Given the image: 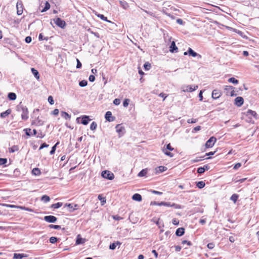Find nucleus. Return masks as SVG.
Masks as SVG:
<instances>
[{
    "instance_id": "nucleus-1",
    "label": "nucleus",
    "mask_w": 259,
    "mask_h": 259,
    "mask_svg": "<svg viewBox=\"0 0 259 259\" xmlns=\"http://www.w3.org/2000/svg\"><path fill=\"white\" fill-rule=\"evenodd\" d=\"M16 108L17 111L21 112V118L23 120H26L28 119V110L26 106L20 103L17 106Z\"/></svg>"
},
{
    "instance_id": "nucleus-2",
    "label": "nucleus",
    "mask_w": 259,
    "mask_h": 259,
    "mask_svg": "<svg viewBox=\"0 0 259 259\" xmlns=\"http://www.w3.org/2000/svg\"><path fill=\"white\" fill-rule=\"evenodd\" d=\"M198 88L197 85L192 86L189 85H184L181 87V89L184 92H192L195 91Z\"/></svg>"
},
{
    "instance_id": "nucleus-3",
    "label": "nucleus",
    "mask_w": 259,
    "mask_h": 259,
    "mask_svg": "<svg viewBox=\"0 0 259 259\" xmlns=\"http://www.w3.org/2000/svg\"><path fill=\"white\" fill-rule=\"evenodd\" d=\"M102 176L105 179L112 180L114 179V174L108 170H104L102 172Z\"/></svg>"
},
{
    "instance_id": "nucleus-4",
    "label": "nucleus",
    "mask_w": 259,
    "mask_h": 259,
    "mask_svg": "<svg viewBox=\"0 0 259 259\" xmlns=\"http://www.w3.org/2000/svg\"><path fill=\"white\" fill-rule=\"evenodd\" d=\"M54 21L58 26L61 28H64L66 26L65 22L64 20L61 19L60 18L54 19Z\"/></svg>"
},
{
    "instance_id": "nucleus-5",
    "label": "nucleus",
    "mask_w": 259,
    "mask_h": 259,
    "mask_svg": "<svg viewBox=\"0 0 259 259\" xmlns=\"http://www.w3.org/2000/svg\"><path fill=\"white\" fill-rule=\"evenodd\" d=\"M217 141V139L214 137H211L209 138L208 140L205 143V147L206 148H211L212 147L215 142Z\"/></svg>"
},
{
    "instance_id": "nucleus-6",
    "label": "nucleus",
    "mask_w": 259,
    "mask_h": 259,
    "mask_svg": "<svg viewBox=\"0 0 259 259\" xmlns=\"http://www.w3.org/2000/svg\"><path fill=\"white\" fill-rule=\"evenodd\" d=\"M17 13L18 15H21L23 13V4L21 1H19L17 3Z\"/></svg>"
},
{
    "instance_id": "nucleus-7",
    "label": "nucleus",
    "mask_w": 259,
    "mask_h": 259,
    "mask_svg": "<svg viewBox=\"0 0 259 259\" xmlns=\"http://www.w3.org/2000/svg\"><path fill=\"white\" fill-rule=\"evenodd\" d=\"M226 91V94L228 96H233L234 95V91L233 90V87L232 86H226L225 88Z\"/></svg>"
},
{
    "instance_id": "nucleus-8",
    "label": "nucleus",
    "mask_w": 259,
    "mask_h": 259,
    "mask_svg": "<svg viewBox=\"0 0 259 259\" xmlns=\"http://www.w3.org/2000/svg\"><path fill=\"white\" fill-rule=\"evenodd\" d=\"M44 220L49 223H55L57 218L53 215H47L44 217Z\"/></svg>"
},
{
    "instance_id": "nucleus-9",
    "label": "nucleus",
    "mask_w": 259,
    "mask_h": 259,
    "mask_svg": "<svg viewBox=\"0 0 259 259\" xmlns=\"http://www.w3.org/2000/svg\"><path fill=\"white\" fill-rule=\"evenodd\" d=\"M188 53H189V56H191L192 57H198L199 59L201 58V56L196 52L194 51L191 48H189L188 50Z\"/></svg>"
},
{
    "instance_id": "nucleus-10",
    "label": "nucleus",
    "mask_w": 259,
    "mask_h": 259,
    "mask_svg": "<svg viewBox=\"0 0 259 259\" xmlns=\"http://www.w3.org/2000/svg\"><path fill=\"white\" fill-rule=\"evenodd\" d=\"M222 95L221 92L219 90H214L212 92V98L214 99H218Z\"/></svg>"
},
{
    "instance_id": "nucleus-11",
    "label": "nucleus",
    "mask_w": 259,
    "mask_h": 259,
    "mask_svg": "<svg viewBox=\"0 0 259 259\" xmlns=\"http://www.w3.org/2000/svg\"><path fill=\"white\" fill-rule=\"evenodd\" d=\"M243 99L241 97H238L235 99V104L238 107H240L243 104Z\"/></svg>"
},
{
    "instance_id": "nucleus-12",
    "label": "nucleus",
    "mask_w": 259,
    "mask_h": 259,
    "mask_svg": "<svg viewBox=\"0 0 259 259\" xmlns=\"http://www.w3.org/2000/svg\"><path fill=\"white\" fill-rule=\"evenodd\" d=\"M105 119L108 121H113L115 117L112 116V113L110 111H107L105 115Z\"/></svg>"
},
{
    "instance_id": "nucleus-13",
    "label": "nucleus",
    "mask_w": 259,
    "mask_h": 259,
    "mask_svg": "<svg viewBox=\"0 0 259 259\" xmlns=\"http://www.w3.org/2000/svg\"><path fill=\"white\" fill-rule=\"evenodd\" d=\"M170 48V52L171 53H177L178 51V48L176 46L175 42L174 41H172L171 43V45L169 47Z\"/></svg>"
},
{
    "instance_id": "nucleus-14",
    "label": "nucleus",
    "mask_w": 259,
    "mask_h": 259,
    "mask_svg": "<svg viewBox=\"0 0 259 259\" xmlns=\"http://www.w3.org/2000/svg\"><path fill=\"white\" fill-rule=\"evenodd\" d=\"M151 205H164L166 206H170V202H158L156 201H153L151 202Z\"/></svg>"
},
{
    "instance_id": "nucleus-15",
    "label": "nucleus",
    "mask_w": 259,
    "mask_h": 259,
    "mask_svg": "<svg viewBox=\"0 0 259 259\" xmlns=\"http://www.w3.org/2000/svg\"><path fill=\"white\" fill-rule=\"evenodd\" d=\"M246 116H248L249 118H251V116H253L255 118H257V114H256V113L254 111H252L251 110H248L246 112Z\"/></svg>"
},
{
    "instance_id": "nucleus-16",
    "label": "nucleus",
    "mask_w": 259,
    "mask_h": 259,
    "mask_svg": "<svg viewBox=\"0 0 259 259\" xmlns=\"http://www.w3.org/2000/svg\"><path fill=\"white\" fill-rule=\"evenodd\" d=\"M167 169V167L164 166H159L155 168V172L159 174L165 171Z\"/></svg>"
},
{
    "instance_id": "nucleus-17",
    "label": "nucleus",
    "mask_w": 259,
    "mask_h": 259,
    "mask_svg": "<svg viewBox=\"0 0 259 259\" xmlns=\"http://www.w3.org/2000/svg\"><path fill=\"white\" fill-rule=\"evenodd\" d=\"M115 128L116 130V132L119 134V137H120V135H123V131L124 130V127L120 125V124H117Z\"/></svg>"
},
{
    "instance_id": "nucleus-18",
    "label": "nucleus",
    "mask_w": 259,
    "mask_h": 259,
    "mask_svg": "<svg viewBox=\"0 0 259 259\" xmlns=\"http://www.w3.org/2000/svg\"><path fill=\"white\" fill-rule=\"evenodd\" d=\"M32 124L37 126H40L44 124V121H42L41 119H39L38 117H37L33 121Z\"/></svg>"
},
{
    "instance_id": "nucleus-19",
    "label": "nucleus",
    "mask_w": 259,
    "mask_h": 259,
    "mask_svg": "<svg viewBox=\"0 0 259 259\" xmlns=\"http://www.w3.org/2000/svg\"><path fill=\"white\" fill-rule=\"evenodd\" d=\"M184 228H178V229L176 230V234L178 236H181L184 234Z\"/></svg>"
},
{
    "instance_id": "nucleus-20",
    "label": "nucleus",
    "mask_w": 259,
    "mask_h": 259,
    "mask_svg": "<svg viewBox=\"0 0 259 259\" xmlns=\"http://www.w3.org/2000/svg\"><path fill=\"white\" fill-rule=\"evenodd\" d=\"M85 241V239L84 238H81L80 235H78L76 238V244H83Z\"/></svg>"
},
{
    "instance_id": "nucleus-21",
    "label": "nucleus",
    "mask_w": 259,
    "mask_h": 259,
    "mask_svg": "<svg viewBox=\"0 0 259 259\" xmlns=\"http://www.w3.org/2000/svg\"><path fill=\"white\" fill-rule=\"evenodd\" d=\"M90 120V119H89V116L84 115L82 117L81 123L83 125H87L88 124Z\"/></svg>"
},
{
    "instance_id": "nucleus-22",
    "label": "nucleus",
    "mask_w": 259,
    "mask_h": 259,
    "mask_svg": "<svg viewBox=\"0 0 259 259\" xmlns=\"http://www.w3.org/2000/svg\"><path fill=\"white\" fill-rule=\"evenodd\" d=\"M132 199L135 201H137L139 202L142 201V199L141 195L138 193L134 194L132 196Z\"/></svg>"
},
{
    "instance_id": "nucleus-23",
    "label": "nucleus",
    "mask_w": 259,
    "mask_h": 259,
    "mask_svg": "<svg viewBox=\"0 0 259 259\" xmlns=\"http://www.w3.org/2000/svg\"><path fill=\"white\" fill-rule=\"evenodd\" d=\"M117 245H121V243L119 242V241H116V242H115L109 245V249H111V250H114L115 249V248Z\"/></svg>"
},
{
    "instance_id": "nucleus-24",
    "label": "nucleus",
    "mask_w": 259,
    "mask_h": 259,
    "mask_svg": "<svg viewBox=\"0 0 259 259\" xmlns=\"http://www.w3.org/2000/svg\"><path fill=\"white\" fill-rule=\"evenodd\" d=\"M11 113V110L9 109L7 110L6 111L3 112L1 113V117L2 118H5L7 116L9 115Z\"/></svg>"
},
{
    "instance_id": "nucleus-25",
    "label": "nucleus",
    "mask_w": 259,
    "mask_h": 259,
    "mask_svg": "<svg viewBox=\"0 0 259 259\" xmlns=\"http://www.w3.org/2000/svg\"><path fill=\"white\" fill-rule=\"evenodd\" d=\"M31 72L34 76L36 77V79H38L39 78V73L37 70L34 69V68H32L31 69Z\"/></svg>"
},
{
    "instance_id": "nucleus-26",
    "label": "nucleus",
    "mask_w": 259,
    "mask_h": 259,
    "mask_svg": "<svg viewBox=\"0 0 259 259\" xmlns=\"http://www.w3.org/2000/svg\"><path fill=\"white\" fill-rule=\"evenodd\" d=\"M32 174L34 176H39L41 172L38 168H34L32 170Z\"/></svg>"
},
{
    "instance_id": "nucleus-27",
    "label": "nucleus",
    "mask_w": 259,
    "mask_h": 259,
    "mask_svg": "<svg viewBox=\"0 0 259 259\" xmlns=\"http://www.w3.org/2000/svg\"><path fill=\"white\" fill-rule=\"evenodd\" d=\"M61 116L65 118V119H70L71 118V116L69 115L67 112L62 111L61 113Z\"/></svg>"
},
{
    "instance_id": "nucleus-28",
    "label": "nucleus",
    "mask_w": 259,
    "mask_h": 259,
    "mask_svg": "<svg viewBox=\"0 0 259 259\" xmlns=\"http://www.w3.org/2000/svg\"><path fill=\"white\" fill-rule=\"evenodd\" d=\"M8 98L11 100H15L16 99V95L14 93H10L8 94Z\"/></svg>"
},
{
    "instance_id": "nucleus-29",
    "label": "nucleus",
    "mask_w": 259,
    "mask_h": 259,
    "mask_svg": "<svg viewBox=\"0 0 259 259\" xmlns=\"http://www.w3.org/2000/svg\"><path fill=\"white\" fill-rule=\"evenodd\" d=\"M41 200L44 201L45 203L48 202L50 200V198L49 196L47 195H43L41 198Z\"/></svg>"
},
{
    "instance_id": "nucleus-30",
    "label": "nucleus",
    "mask_w": 259,
    "mask_h": 259,
    "mask_svg": "<svg viewBox=\"0 0 259 259\" xmlns=\"http://www.w3.org/2000/svg\"><path fill=\"white\" fill-rule=\"evenodd\" d=\"M24 256H26L23 254L20 253H14V259H22Z\"/></svg>"
},
{
    "instance_id": "nucleus-31",
    "label": "nucleus",
    "mask_w": 259,
    "mask_h": 259,
    "mask_svg": "<svg viewBox=\"0 0 259 259\" xmlns=\"http://www.w3.org/2000/svg\"><path fill=\"white\" fill-rule=\"evenodd\" d=\"M147 173V169H142L138 175V176L140 177L145 176Z\"/></svg>"
},
{
    "instance_id": "nucleus-32",
    "label": "nucleus",
    "mask_w": 259,
    "mask_h": 259,
    "mask_svg": "<svg viewBox=\"0 0 259 259\" xmlns=\"http://www.w3.org/2000/svg\"><path fill=\"white\" fill-rule=\"evenodd\" d=\"M120 6L124 9H126L128 7V4L125 1H120L119 2Z\"/></svg>"
},
{
    "instance_id": "nucleus-33",
    "label": "nucleus",
    "mask_w": 259,
    "mask_h": 259,
    "mask_svg": "<svg viewBox=\"0 0 259 259\" xmlns=\"http://www.w3.org/2000/svg\"><path fill=\"white\" fill-rule=\"evenodd\" d=\"M238 198V195L236 194H234L231 197L230 199L231 200H232L234 203H235L237 201Z\"/></svg>"
},
{
    "instance_id": "nucleus-34",
    "label": "nucleus",
    "mask_w": 259,
    "mask_h": 259,
    "mask_svg": "<svg viewBox=\"0 0 259 259\" xmlns=\"http://www.w3.org/2000/svg\"><path fill=\"white\" fill-rule=\"evenodd\" d=\"M205 185V184L204 182L203 181H200V182H198L197 183V186L200 188V189H202L204 187Z\"/></svg>"
},
{
    "instance_id": "nucleus-35",
    "label": "nucleus",
    "mask_w": 259,
    "mask_h": 259,
    "mask_svg": "<svg viewBox=\"0 0 259 259\" xmlns=\"http://www.w3.org/2000/svg\"><path fill=\"white\" fill-rule=\"evenodd\" d=\"M169 206L173 207L175 208L176 209H181L183 208V207L181 205L176 204V203H172L171 204L170 203Z\"/></svg>"
},
{
    "instance_id": "nucleus-36",
    "label": "nucleus",
    "mask_w": 259,
    "mask_h": 259,
    "mask_svg": "<svg viewBox=\"0 0 259 259\" xmlns=\"http://www.w3.org/2000/svg\"><path fill=\"white\" fill-rule=\"evenodd\" d=\"M50 8V4L48 2H46V4H45V8L42 10L41 12H46L47 11V10H48Z\"/></svg>"
},
{
    "instance_id": "nucleus-37",
    "label": "nucleus",
    "mask_w": 259,
    "mask_h": 259,
    "mask_svg": "<svg viewBox=\"0 0 259 259\" xmlns=\"http://www.w3.org/2000/svg\"><path fill=\"white\" fill-rule=\"evenodd\" d=\"M97 16H98V17L101 18L102 20H104V21H106L107 22H110V21L108 20L107 19V17H105L102 14H97Z\"/></svg>"
},
{
    "instance_id": "nucleus-38",
    "label": "nucleus",
    "mask_w": 259,
    "mask_h": 259,
    "mask_svg": "<svg viewBox=\"0 0 259 259\" xmlns=\"http://www.w3.org/2000/svg\"><path fill=\"white\" fill-rule=\"evenodd\" d=\"M144 67L145 70H149L151 67V65L150 63L147 62L144 64Z\"/></svg>"
},
{
    "instance_id": "nucleus-39",
    "label": "nucleus",
    "mask_w": 259,
    "mask_h": 259,
    "mask_svg": "<svg viewBox=\"0 0 259 259\" xmlns=\"http://www.w3.org/2000/svg\"><path fill=\"white\" fill-rule=\"evenodd\" d=\"M87 84H88V82L85 80H82L80 81L79 83V85L81 87H84L87 85Z\"/></svg>"
},
{
    "instance_id": "nucleus-40",
    "label": "nucleus",
    "mask_w": 259,
    "mask_h": 259,
    "mask_svg": "<svg viewBox=\"0 0 259 259\" xmlns=\"http://www.w3.org/2000/svg\"><path fill=\"white\" fill-rule=\"evenodd\" d=\"M62 205V203L58 202L57 203H55L52 205V207L54 208H58L60 207Z\"/></svg>"
},
{
    "instance_id": "nucleus-41",
    "label": "nucleus",
    "mask_w": 259,
    "mask_h": 259,
    "mask_svg": "<svg viewBox=\"0 0 259 259\" xmlns=\"http://www.w3.org/2000/svg\"><path fill=\"white\" fill-rule=\"evenodd\" d=\"M162 151L164 153V154L170 157H172L173 156V154L171 153V152H168L167 150H166V149H165V148H163L162 149Z\"/></svg>"
},
{
    "instance_id": "nucleus-42",
    "label": "nucleus",
    "mask_w": 259,
    "mask_h": 259,
    "mask_svg": "<svg viewBox=\"0 0 259 259\" xmlns=\"http://www.w3.org/2000/svg\"><path fill=\"white\" fill-rule=\"evenodd\" d=\"M228 81L230 82H232L234 84H237L238 83V80L235 78L234 77L230 78Z\"/></svg>"
},
{
    "instance_id": "nucleus-43",
    "label": "nucleus",
    "mask_w": 259,
    "mask_h": 259,
    "mask_svg": "<svg viewBox=\"0 0 259 259\" xmlns=\"http://www.w3.org/2000/svg\"><path fill=\"white\" fill-rule=\"evenodd\" d=\"M59 144V142H57L54 146H53L52 148V149L50 152L51 155L54 154L56 149V146Z\"/></svg>"
},
{
    "instance_id": "nucleus-44",
    "label": "nucleus",
    "mask_w": 259,
    "mask_h": 259,
    "mask_svg": "<svg viewBox=\"0 0 259 259\" xmlns=\"http://www.w3.org/2000/svg\"><path fill=\"white\" fill-rule=\"evenodd\" d=\"M97 127V124L96 122L94 121L91 123V124L90 125V129L91 130H95L96 129Z\"/></svg>"
},
{
    "instance_id": "nucleus-45",
    "label": "nucleus",
    "mask_w": 259,
    "mask_h": 259,
    "mask_svg": "<svg viewBox=\"0 0 259 259\" xmlns=\"http://www.w3.org/2000/svg\"><path fill=\"white\" fill-rule=\"evenodd\" d=\"M98 198L100 200H101L102 205H103L106 202L105 198L103 197L101 195H99Z\"/></svg>"
},
{
    "instance_id": "nucleus-46",
    "label": "nucleus",
    "mask_w": 259,
    "mask_h": 259,
    "mask_svg": "<svg viewBox=\"0 0 259 259\" xmlns=\"http://www.w3.org/2000/svg\"><path fill=\"white\" fill-rule=\"evenodd\" d=\"M7 162V158H0V165L5 164Z\"/></svg>"
},
{
    "instance_id": "nucleus-47",
    "label": "nucleus",
    "mask_w": 259,
    "mask_h": 259,
    "mask_svg": "<svg viewBox=\"0 0 259 259\" xmlns=\"http://www.w3.org/2000/svg\"><path fill=\"white\" fill-rule=\"evenodd\" d=\"M205 171V169L203 167H199L197 169V172L198 174H201L204 173Z\"/></svg>"
},
{
    "instance_id": "nucleus-48",
    "label": "nucleus",
    "mask_w": 259,
    "mask_h": 259,
    "mask_svg": "<svg viewBox=\"0 0 259 259\" xmlns=\"http://www.w3.org/2000/svg\"><path fill=\"white\" fill-rule=\"evenodd\" d=\"M50 242L51 243H55L57 242V238L55 237H51L50 238Z\"/></svg>"
},
{
    "instance_id": "nucleus-49",
    "label": "nucleus",
    "mask_w": 259,
    "mask_h": 259,
    "mask_svg": "<svg viewBox=\"0 0 259 259\" xmlns=\"http://www.w3.org/2000/svg\"><path fill=\"white\" fill-rule=\"evenodd\" d=\"M129 103H130V100L129 99H125L124 101H123V106L124 107H126L128 106V104H129Z\"/></svg>"
},
{
    "instance_id": "nucleus-50",
    "label": "nucleus",
    "mask_w": 259,
    "mask_h": 259,
    "mask_svg": "<svg viewBox=\"0 0 259 259\" xmlns=\"http://www.w3.org/2000/svg\"><path fill=\"white\" fill-rule=\"evenodd\" d=\"M197 121H198L197 119H194V118L189 119L187 120V122L189 123H194L197 122Z\"/></svg>"
},
{
    "instance_id": "nucleus-51",
    "label": "nucleus",
    "mask_w": 259,
    "mask_h": 259,
    "mask_svg": "<svg viewBox=\"0 0 259 259\" xmlns=\"http://www.w3.org/2000/svg\"><path fill=\"white\" fill-rule=\"evenodd\" d=\"M17 150H18V148H17V146H13L10 148L9 151L10 152L13 153V152H15L16 151H17Z\"/></svg>"
},
{
    "instance_id": "nucleus-52",
    "label": "nucleus",
    "mask_w": 259,
    "mask_h": 259,
    "mask_svg": "<svg viewBox=\"0 0 259 259\" xmlns=\"http://www.w3.org/2000/svg\"><path fill=\"white\" fill-rule=\"evenodd\" d=\"M48 102L51 104L53 105L54 103L53 98L52 96H49L48 97Z\"/></svg>"
},
{
    "instance_id": "nucleus-53",
    "label": "nucleus",
    "mask_w": 259,
    "mask_h": 259,
    "mask_svg": "<svg viewBox=\"0 0 259 259\" xmlns=\"http://www.w3.org/2000/svg\"><path fill=\"white\" fill-rule=\"evenodd\" d=\"M24 131H25V134L27 136H30L32 135L30 134V131H31L30 128H26L24 130Z\"/></svg>"
},
{
    "instance_id": "nucleus-54",
    "label": "nucleus",
    "mask_w": 259,
    "mask_h": 259,
    "mask_svg": "<svg viewBox=\"0 0 259 259\" xmlns=\"http://www.w3.org/2000/svg\"><path fill=\"white\" fill-rule=\"evenodd\" d=\"M201 157H197L196 158H195L194 159H192L191 160L192 163H193L201 161L202 160L201 159Z\"/></svg>"
},
{
    "instance_id": "nucleus-55",
    "label": "nucleus",
    "mask_w": 259,
    "mask_h": 259,
    "mask_svg": "<svg viewBox=\"0 0 259 259\" xmlns=\"http://www.w3.org/2000/svg\"><path fill=\"white\" fill-rule=\"evenodd\" d=\"M113 103L115 105H118L120 104V99H115L113 101Z\"/></svg>"
},
{
    "instance_id": "nucleus-56",
    "label": "nucleus",
    "mask_w": 259,
    "mask_h": 259,
    "mask_svg": "<svg viewBox=\"0 0 259 259\" xmlns=\"http://www.w3.org/2000/svg\"><path fill=\"white\" fill-rule=\"evenodd\" d=\"M179 223V221L177 219H174L172 220V224L174 225H178Z\"/></svg>"
},
{
    "instance_id": "nucleus-57",
    "label": "nucleus",
    "mask_w": 259,
    "mask_h": 259,
    "mask_svg": "<svg viewBox=\"0 0 259 259\" xmlns=\"http://www.w3.org/2000/svg\"><path fill=\"white\" fill-rule=\"evenodd\" d=\"M48 146H49V145H48V144H47L46 143H42V144L40 145V147H39V150H40V149H43L44 148L48 147Z\"/></svg>"
},
{
    "instance_id": "nucleus-58",
    "label": "nucleus",
    "mask_w": 259,
    "mask_h": 259,
    "mask_svg": "<svg viewBox=\"0 0 259 259\" xmlns=\"http://www.w3.org/2000/svg\"><path fill=\"white\" fill-rule=\"evenodd\" d=\"M76 61H77L76 68H80L81 67V63H80V62L79 61V60L78 59H76Z\"/></svg>"
},
{
    "instance_id": "nucleus-59",
    "label": "nucleus",
    "mask_w": 259,
    "mask_h": 259,
    "mask_svg": "<svg viewBox=\"0 0 259 259\" xmlns=\"http://www.w3.org/2000/svg\"><path fill=\"white\" fill-rule=\"evenodd\" d=\"M182 243L183 244H187V245H188L189 246H191L192 245V243L190 242V241H188L187 240H183L182 242Z\"/></svg>"
},
{
    "instance_id": "nucleus-60",
    "label": "nucleus",
    "mask_w": 259,
    "mask_h": 259,
    "mask_svg": "<svg viewBox=\"0 0 259 259\" xmlns=\"http://www.w3.org/2000/svg\"><path fill=\"white\" fill-rule=\"evenodd\" d=\"M25 42H27V43H30L31 40H32V39H31V37L30 36H27L26 38H25Z\"/></svg>"
},
{
    "instance_id": "nucleus-61",
    "label": "nucleus",
    "mask_w": 259,
    "mask_h": 259,
    "mask_svg": "<svg viewBox=\"0 0 259 259\" xmlns=\"http://www.w3.org/2000/svg\"><path fill=\"white\" fill-rule=\"evenodd\" d=\"M89 79L90 81L93 82L95 80V77L93 75H91L89 76Z\"/></svg>"
},
{
    "instance_id": "nucleus-62",
    "label": "nucleus",
    "mask_w": 259,
    "mask_h": 259,
    "mask_svg": "<svg viewBox=\"0 0 259 259\" xmlns=\"http://www.w3.org/2000/svg\"><path fill=\"white\" fill-rule=\"evenodd\" d=\"M165 149H166V150H168L169 151H172L174 148L171 147L170 144H168L166 145V148H165Z\"/></svg>"
},
{
    "instance_id": "nucleus-63",
    "label": "nucleus",
    "mask_w": 259,
    "mask_h": 259,
    "mask_svg": "<svg viewBox=\"0 0 259 259\" xmlns=\"http://www.w3.org/2000/svg\"><path fill=\"white\" fill-rule=\"evenodd\" d=\"M241 166V164L240 163H236L234 166L233 168L234 169H237L238 168H239Z\"/></svg>"
},
{
    "instance_id": "nucleus-64",
    "label": "nucleus",
    "mask_w": 259,
    "mask_h": 259,
    "mask_svg": "<svg viewBox=\"0 0 259 259\" xmlns=\"http://www.w3.org/2000/svg\"><path fill=\"white\" fill-rule=\"evenodd\" d=\"M214 247V245L213 243H209L207 244V247L209 249H212Z\"/></svg>"
}]
</instances>
